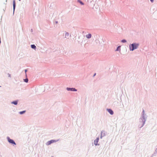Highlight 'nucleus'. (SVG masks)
I'll use <instances>...</instances> for the list:
<instances>
[{"instance_id":"nucleus-11","label":"nucleus","mask_w":157,"mask_h":157,"mask_svg":"<svg viewBox=\"0 0 157 157\" xmlns=\"http://www.w3.org/2000/svg\"><path fill=\"white\" fill-rule=\"evenodd\" d=\"M31 48H36V46L34 44L31 45Z\"/></svg>"},{"instance_id":"nucleus-3","label":"nucleus","mask_w":157,"mask_h":157,"mask_svg":"<svg viewBox=\"0 0 157 157\" xmlns=\"http://www.w3.org/2000/svg\"><path fill=\"white\" fill-rule=\"evenodd\" d=\"M99 140V138L98 137L94 141V144L95 145H98L99 144H98V140Z\"/></svg>"},{"instance_id":"nucleus-16","label":"nucleus","mask_w":157,"mask_h":157,"mask_svg":"<svg viewBox=\"0 0 157 157\" xmlns=\"http://www.w3.org/2000/svg\"><path fill=\"white\" fill-rule=\"evenodd\" d=\"M151 0V2H153V0Z\"/></svg>"},{"instance_id":"nucleus-15","label":"nucleus","mask_w":157,"mask_h":157,"mask_svg":"<svg viewBox=\"0 0 157 157\" xmlns=\"http://www.w3.org/2000/svg\"><path fill=\"white\" fill-rule=\"evenodd\" d=\"M8 76H9V77H11V75H10V74H8Z\"/></svg>"},{"instance_id":"nucleus-4","label":"nucleus","mask_w":157,"mask_h":157,"mask_svg":"<svg viewBox=\"0 0 157 157\" xmlns=\"http://www.w3.org/2000/svg\"><path fill=\"white\" fill-rule=\"evenodd\" d=\"M56 142V141L55 140H51L50 141H48L47 143V145H50L51 144L54 143V142Z\"/></svg>"},{"instance_id":"nucleus-19","label":"nucleus","mask_w":157,"mask_h":157,"mask_svg":"<svg viewBox=\"0 0 157 157\" xmlns=\"http://www.w3.org/2000/svg\"><path fill=\"white\" fill-rule=\"evenodd\" d=\"M96 74L95 73L94 75V76L96 75Z\"/></svg>"},{"instance_id":"nucleus-8","label":"nucleus","mask_w":157,"mask_h":157,"mask_svg":"<svg viewBox=\"0 0 157 157\" xmlns=\"http://www.w3.org/2000/svg\"><path fill=\"white\" fill-rule=\"evenodd\" d=\"M86 36L87 38H90L91 37V35L90 34H89L87 35H86Z\"/></svg>"},{"instance_id":"nucleus-1","label":"nucleus","mask_w":157,"mask_h":157,"mask_svg":"<svg viewBox=\"0 0 157 157\" xmlns=\"http://www.w3.org/2000/svg\"><path fill=\"white\" fill-rule=\"evenodd\" d=\"M138 44H132L130 45V50L133 51L135 49H136L138 47Z\"/></svg>"},{"instance_id":"nucleus-9","label":"nucleus","mask_w":157,"mask_h":157,"mask_svg":"<svg viewBox=\"0 0 157 157\" xmlns=\"http://www.w3.org/2000/svg\"><path fill=\"white\" fill-rule=\"evenodd\" d=\"M12 104H14L15 105H17V101H12L11 102Z\"/></svg>"},{"instance_id":"nucleus-10","label":"nucleus","mask_w":157,"mask_h":157,"mask_svg":"<svg viewBox=\"0 0 157 157\" xmlns=\"http://www.w3.org/2000/svg\"><path fill=\"white\" fill-rule=\"evenodd\" d=\"M120 46H119L117 48V49L116 50V51H120Z\"/></svg>"},{"instance_id":"nucleus-6","label":"nucleus","mask_w":157,"mask_h":157,"mask_svg":"<svg viewBox=\"0 0 157 157\" xmlns=\"http://www.w3.org/2000/svg\"><path fill=\"white\" fill-rule=\"evenodd\" d=\"M107 111L110 113L111 115H113V112L112 110L110 109H107Z\"/></svg>"},{"instance_id":"nucleus-17","label":"nucleus","mask_w":157,"mask_h":157,"mask_svg":"<svg viewBox=\"0 0 157 157\" xmlns=\"http://www.w3.org/2000/svg\"><path fill=\"white\" fill-rule=\"evenodd\" d=\"M27 71V70H25V72L26 73V72Z\"/></svg>"},{"instance_id":"nucleus-14","label":"nucleus","mask_w":157,"mask_h":157,"mask_svg":"<svg viewBox=\"0 0 157 157\" xmlns=\"http://www.w3.org/2000/svg\"><path fill=\"white\" fill-rule=\"evenodd\" d=\"M121 42L123 43H125L126 42V40H122Z\"/></svg>"},{"instance_id":"nucleus-13","label":"nucleus","mask_w":157,"mask_h":157,"mask_svg":"<svg viewBox=\"0 0 157 157\" xmlns=\"http://www.w3.org/2000/svg\"><path fill=\"white\" fill-rule=\"evenodd\" d=\"M24 81L26 82H27L28 81V78H26L25 79H24Z\"/></svg>"},{"instance_id":"nucleus-12","label":"nucleus","mask_w":157,"mask_h":157,"mask_svg":"<svg viewBox=\"0 0 157 157\" xmlns=\"http://www.w3.org/2000/svg\"><path fill=\"white\" fill-rule=\"evenodd\" d=\"M25 111H21L19 112V113L20 114H23L24 113H25Z\"/></svg>"},{"instance_id":"nucleus-20","label":"nucleus","mask_w":157,"mask_h":157,"mask_svg":"<svg viewBox=\"0 0 157 157\" xmlns=\"http://www.w3.org/2000/svg\"><path fill=\"white\" fill-rule=\"evenodd\" d=\"M19 0V1H21V0Z\"/></svg>"},{"instance_id":"nucleus-7","label":"nucleus","mask_w":157,"mask_h":157,"mask_svg":"<svg viewBox=\"0 0 157 157\" xmlns=\"http://www.w3.org/2000/svg\"><path fill=\"white\" fill-rule=\"evenodd\" d=\"M13 8L14 10L15 9V0H13Z\"/></svg>"},{"instance_id":"nucleus-5","label":"nucleus","mask_w":157,"mask_h":157,"mask_svg":"<svg viewBox=\"0 0 157 157\" xmlns=\"http://www.w3.org/2000/svg\"><path fill=\"white\" fill-rule=\"evenodd\" d=\"M67 90H71L72 91H76L77 90L75 89L74 88H67Z\"/></svg>"},{"instance_id":"nucleus-18","label":"nucleus","mask_w":157,"mask_h":157,"mask_svg":"<svg viewBox=\"0 0 157 157\" xmlns=\"http://www.w3.org/2000/svg\"><path fill=\"white\" fill-rule=\"evenodd\" d=\"M80 3L82 5H83V3L82 2H80Z\"/></svg>"},{"instance_id":"nucleus-2","label":"nucleus","mask_w":157,"mask_h":157,"mask_svg":"<svg viewBox=\"0 0 157 157\" xmlns=\"http://www.w3.org/2000/svg\"><path fill=\"white\" fill-rule=\"evenodd\" d=\"M7 140L10 143H11L12 144H13L14 145H16V144L15 142H14V141L13 140L11 139L9 137H8L7 138Z\"/></svg>"}]
</instances>
